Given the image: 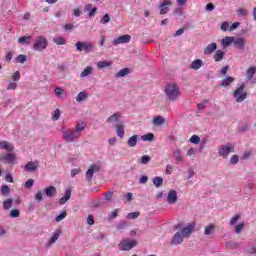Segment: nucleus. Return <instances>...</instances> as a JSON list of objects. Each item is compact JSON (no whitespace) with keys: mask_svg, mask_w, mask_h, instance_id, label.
Here are the masks:
<instances>
[{"mask_svg":"<svg viewBox=\"0 0 256 256\" xmlns=\"http://www.w3.org/2000/svg\"><path fill=\"white\" fill-rule=\"evenodd\" d=\"M33 183H35V181L33 179H28L26 182H25V187L26 189H31V187H33Z\"/></svg>","mask_w":256,"mask_h":256,"instance_id":"nucleus-61","label":"nucleus"},{"mask_svg":"<svg viewBox=\"0 0 256 256\" xmlns=\"http://www.w3.org/2000/svg\"><path fill=\"white\" fill-rule=\"evenodd\" d=\"M241 216H239V214H236L235 216H233L230 220V225H237V221H239V218Z\"/></svg>","mask_w":256,"mask_h":256,"instance_id":"nucleus-57","label":"nucleus"},{"mask_svg":"<svg viewBox=\"0 0 256 256\" xmlns=\"http://www.w3.org/2000/svg\"><path fill=\"white\" fill-rule=\"evenodd\" d=\"M85 125V122L77 123L74 129L81 135V132L85 131Z\"/></svg>","mask_w":256,"mask_h":256,"instance_id":"nucleus-41","label":"nucleus"},{"mask_svg":"<svg viewBox=\"0 0 256 256\" xmlns=\"http://www.w3.org/2000/svg\"><path fill=\"white\" fill-rule=\"evenodd\" d=\"M131 41V35L126 34L114 39V45H121V43H129Z\"/></svg>","mask_w":256,"mask_h":256,"instance_id":"nucleus-15","label":"nucleus"},{"mask_svg":"<svg viewBox=\"0 0 256 256\" xmlns=\"http://www.w3.org/2000/svg\"><path fill=\"white\" fill-rule=\"evenodd\" d=\"M76 101H77V103H81L82 101H87V92L82 91V92L78 93V95L76 97Z\"/></svg>","mask_w":256,"mask_h":256,"instance_id":"nucleus-34","label":"nucleus"},{"mask_svg":"<svg viewBox=\"0 0 256 256\" xmlns=\"http://www.w3.org/2000/svg\"><path fill=\"white\" fill-rule=\"evenodd\" d=\"M245 45H247V41L243 37H234L233 46L238 51H245Z\"/></svg>","mask_w":256,"mask_h":256,"instance_id":"nucleus-11","label":"nucleus"},{"mask_svg":"<svg viewBox=\"0 0 256 256\" xmlns=\"http://www.w3.org/2000/svg\"><path fill=\"white\" fill-rule=\"evenodd\" d=\"M76 50L77 51H85V53H93L95 51V46L92 45L89 42H77L75 44Z\"/></svg>","mask_w":256,"mask_h":256,"instance_id":"nucleus-7","label":"nucleus"},{"mask_svg":"<svg viewBox=\"0 0 256 256\" xmlns=\"http://www.w3.org/2000/svg\"><path fill=\"white\" fill-rule=\"evenodd\" d=\"M93 73V68L91 66H87L84 71L81 72L80 78L83 79Z\"/></svg>","mask_w":256,"mask_h":256,"instance_id":"nucleus-33","label":"nucleus"},{"mask_svg":"<svg viewBox=\"0 0 256 256\" xmlns=\"http://www.w3.org/2000/svg\"><path fill=\"white\" fill-rule=\"evenodd\" d=\"M53 41L56 43V45H67V40H65L63 37H55Z\"/></svg>","mask_w":256,"mask_h":256,"instance_id":"nucleus-39","label":"nucleus"},{"mask_svg":"<svg viewBox=\"0 0 256 256\" xmlns=\"http://www.w3.org/2000/svg\"><path fill=\"white\" fill-rule=\"evenodd\" d=\"M99 171H101V166L96 164L91 165L86 172V181L91 183V181H93V175H95V173H99Z\"/></svg>","mask_w":256,"mask_h":256,"instance_id":"nucleus-10","label":"nucleus"},{"mask_svg":"<svg viewBox=\"0 0 256 256\" xmlns=\"http://www.w3.org/2000/svg\"><path fill=\"white\" fill-rule=\"evenodd\" d=\"M118 247L121 251H131L133 247H137V240L124 239L118 244Z\"/></svg>","mask_w":256,"mask_h":256,"instance_id":"nucleus-8","label":"nucleus"},{"mask_svg":"<svg viewBox=\"0 0 256 256\" xmlns=\"http://www.w3.org/2000/svg\"><path fill=\"white\" fill-rule=\"evenodd\" d=\"M149 161H151V156H147V155L142 156L140 159V163L142 165H147V163H149Z\"/></svg>","mask_w":256,"mask_h":256,"instance_id":"nucleus-48","label":"nucleus"},{"mask_svg":"<svg viewBox=\"0 0 256 256\" xmlns=\"http://www.w3.org/2000/svg\"><path fill=\"white\" fill-rule=\"evenodd\" d=\"M217 51V43L212 42L204 48V55H213Z\"/></svg>","mask_w":256,"mask_h":256,"instance_id":"nucleus-16","label":"nucleus"},{"mask_svg":"<svg viewBox=\"0 0 256 256\" xmlns=\"http://www.w3.org/2000/svg\"><path fill=\"white\" fill-rule=\"evenodd\" d=\"M213 59L216 63L225 59V52L223 50H216Z\"/></svg>","mask_w":256,"mask_h":256,"instance_id":"nucleus-25","label":"nucleus"},{"mask_svg":"<svg viewBox=\"0 0 256 256\" xmlns=\"http://www.w3.org/2000/svg\"><path fill=\"white\" fill-rule=\"evenodd\" d=\"M12 79L13 81H19V79H21V73L19 71H16L13 75H12Z\"/></svg>","mask_w":256,"mask_h":256,"instance_id":"nucleus-62","label":"nucleus"},{"mask_svg":"<svg viewBox=\"0 0 256 256\" xmlns=\"http://www.w3.org/2000/svg\"><path fill=\"white\" fill-rule=\"evenodd\" d=\"M138 142H139V135H133L128 139L127 145L128 147H137Z\"/></svg>","mask_w":256,"mask_h":256,"instance_id":"nucleus-26","label":"nucleus"},{"mask_svg":"<svg viewBox=\"0 0 256 256\" xmlns=\"http://www.w3.org/2000/svg\"><path fill=\"white\" fill-rule=\"evenodd\" d=\"M13 205V199L11 198H7L6 200L3 201V209H5V211H8V209H11Z\"/></svg>","mask_w":256,"mask_h":256,"instance_id":"nucleus-36","label":"nucleus"},{"mask_svg":"<svg viewBox=\"0 0 256 256\" xmlns=\"http://www.w3.org/2000/svg\"><path fill=\"white\" fill-rule=\"evenodd\" d=\"M252 153H253V152H252L251 150L245 151V152L243 153L242 159H245V160L250 159Z\"/></svg>","mask_w":256,"mask_h":256,"instance_id":"nucleus-60","label":"nucleus"},{"mask_svg":"<svg viewBox=\"0 0 256 256\" xmlns=\"http://www.w3.org/2000/svg\"><path fill=\"white\" fill-rule=\"evenodd\" d=\"M174 229L179 230L176 232L171 240V245H181L183 239L190 237L191 233L195 231V223H189L186 227L183 228V224L178 223L174 226Z\"/></svg>","mask_w":256,"mask_h":256,"instance_id":"nucleus-1","label":"nucleus"},{"mask_svg":"<svg viewBox=\"0 0 256 256\" xmlns=\"http://www.w3.org/2000/svg\"><path fill=\"white\" fill-rule=\"evenodd\" d=\"M214 232H215V225L213 224H209L204 228V235H207V236L213 235Z\"/></svg>","mask_w":256,"mask_h":256,"instance_id":"nucleus-32","label":"nucleus"},{"mask_svg":"<svg viewBox=\"0 0 256 256\" xmlns=\"http://www.w3.org/2000/svg\"><path fill=\"white\" fill-rule=\"evenodd\" d=\"M247 131H249V124H247V123H243L242 125H240L238 127L239 133H247Z\"/></svg>","mask_w":256,"mask_h":256,"instance_id":"nucleus-42","label":"nucleus"},{"mask_svg":"<svg viewBox=\"0 0 256 256\" xmlns=\"http://www.w3.org/2000/svg\"><path fill=\"white\" fill-rule=\"evenodd\" d=\"M203 67V60L201 59H196L192 61L190 64V69H193L194 71H199Z\"/></svg>","mask_w":256,"mask_h":256,"instance_id":"nucleus-22","label":"nucleus"},{"mask_svg":"<svg viewBox=\"0 0 256 256\" xmlns=\"http://www.w3.org/2000/svg\"><path fill=\"white\" fill-rule=\"evenodd\" d=\"M48 41L45 36H38L35 40V43L33 44L34 51H44V49H47Z\"/></svg>","mask_w":256,"mask_h":256,"instance_id":"nucleus-6","label":"nucleus"},{"mask_svg":"<svg viewBox=\"0 0 256 256\" xmlns=\"http://www.w3.org/2000/svg\"><path fill=\"white\" fill-rule=\"evenodd\" d=\"M248 14L249 12L245 8L238 9V15L240 17H247Z\"/></svg>","mask_w":256,"mask_h":256,"instance_id":"nucleus-54","label":"nucleus"},{"mask_svg":"<svg viewBox=\"0 0 256 256\" xmlns=\"http://www.w3.org/2000/svg\"><path fill=\"white\" fill-rule=\"evenodd\" d=\"M141 139L143 141H149L150 143H152V141H155V134L154 133H148L146 135H142Z\"/></svg>","mask_w":256,"mask_h":256,"instance_id":"nucleus-35","label":"nucleus"},{"mask_svg":"<svg viewBox=\"0 0 256 256\" xmlns=\"http://www.w3.org/2000/svg\"><path fill=\"white\" fill-rule=\"evenodd\" d=\"M178 198H177V191L175 190H170L168 192V196H167V203H169V205H173L177 202Z\"/></svg>","mask_w":256,"mask_h":256,"instance_id":"nucleus-14","label":"nucleus"},{"mask_svg":"<svg viewBox=\"0 0 256 256\" xmlns=\"http://www.w3.org/2000/svg\"><path fill=\"white\" fill-rule=\"evenodd\" d=\"M140 213L139 212H130L127 214V219H137L139 217Z\"/></svg>","mask_w":256,"mask_h":256,"instance_id":"nucleus-52","label":"nucleus"},{"mask_svg":"<svg viewBox=\"0 0 256 256\" xmlns=\"http://www.w3.org/2000/svg\"><path fill=\"white\" fill-rule=\"evenodd\" d=\"M229 153H235V146L233 144L227 143L226 145H221L218 147L219 157L227 159L229 157Z\"/></svg>","mask_w":256,"mask_h":256,"instance_id":"nucleus-4","label":"nucleus"},{"mask_svg":"<svg viewBox=\"0 0 256 256\" xmlns=\"http://www.w3.org/2000/svg\"><path fill=\"white\" fill-rule=\"evenodd\" d=\"M71 199V189L65 191L64 196L59 200L60 205H65Z\"/></svg>","mask_w":256,"mask_h":256,"instance_id":"nucleus-27","label":"nucleus"},{"mask_svg":"<svg viewBox=\"0 0 256 256\" xmlns=\"http://www.w3.org/2000/svg\"><path fill=\"white\" fill-rule=\"evenodd\" d=\"M190 143H194V145H199V143H201V138L197 135H193L190 138Z\"/></svg>","mask_w":256,"mask_h":256,"instance_id":"nucleus-46","label":"nucleus"},{"mask_svg":"<svg viewBox=\"0 0 256 256\" xmlns=\"http://www.w3.org/2000/svg\"><path fill=\"white\" fill-rule=\"evenodd\" d=\"M21 215V212H19V210L17 209H13L10 211V217H12L13 219H17V217H19Z\"/></svg>","mask_w":256,"mask_h":256,"instance_id":"nucleus-50","label":"nucleus"},{"mask_svg":"<svg viewBox=\"0 0 256 256\" xmlns=\"http://www.w3.org/2000/svg\"><path fill=\"white\" fill-rule=\"evenodd\" d=\"M60 117H61V110L56 109V110L54 111L53 116H52V120H53V121H59V118H60Z\"/></svg>","mask_w":256,"mask_h":256,"instance_id":"nucleus-49","label":"nucleus"},{"mask_svg":"<svg viewBox=\"0 0 256 256\" xmlns=\"http://www.w3.org/2000/svg\"><path fill=\"white\" fill-rule=\"evenodd\" d=\"M153 185H155V187L159 188L163 186V178L156 176L153 178Z\"/></svg>","mask_w":256,"mask_h":256,"instance_id":"nucleus-37","label":"nucleus"},{"mask_svg":"<svg viewBox=\"0 0 256 256\" xmlns=\"http://www.w3.org/2000/svg\"><path fill=\"white\" fill-rule=\"evenodd\" d=\"M173 157L176 161L179 163L183 162V156L181 155V151L179 150H174L173 151Z\"/></svg>","mask_w":256,"mask_h":256,"instance_id":"nucleus-38","label":"nucleus"},{"mask_svg":"<svg viewBox=\"0 0 256 256\" xmlns=\"http://www.w3.org/2000/svg\"><path fill=\"white\" fill-rule=\"evenodd\" d=\"M86 223H87V225H95V218L93 217V215H89L87 217Z\"/></svg>","mask_w":256,"mask_h":256,"instance_id":"nucleus-58","label":"nucleus"},{"mask_svg":"<svg viewBox=\"0 0 256 256\" xmlns=\"http://www.w3.org/2000/svg\"><path fill=\"white\" fill-rule=\"evenodd\" d=\"M59 237H61V230L57 229V230H55V232L52 235L51 239L47 243V246H46L47 249H49V247H51V245H53V243H56V241H57V239H59Z\"/></svg>","mask_w":256,"mask_h":256,"instance_id":"nucleus-21","label":"nucleus"},{"mask_svg":"<svg viewBox=\"0 0 256 256\" xmlns=\"http://www.w3.org/2000/svg\"><path fill=\"white\" fill-rule=\"evenodd\" d=\"M172 5L171 0H164L160 5V15H167L169 13V6Z\"/></svg>","mask_w":256,"mask_h":256,"instance_id":"nucleus-12","label":"nucleus"},{"mask_svg":"<svg viewBox=\"0 0 256 256\" xmlns=\"http://www.w3.org/2000/svg\"><path fill=\"white\" fill-rule=\"evenodd\" d=\"M44 193L46 197H53L54 195H57V188H55L54 186H47L44 189Z\"/></svg>","mask_w":256,"mask_h":256,"instance_id":"nucleus-24","label":"nucleus"},{"mask_svg":"<svg viewBox=\"0 0 256 256\" xmlns=\"http://www.w3.org/2000/svg\"><path fill=\"white\" fill-rule=\"evenodd\" d=\"M111 21V16L109 14H105L102 19L100 20V23L102 25H106V23H109Z\"/></svg>","mask_w":256,"mask_h":256,"instance_id":"nucleus-47","label":"nucleus"},{"mask_svg":"<svg viewBox=\"0 0 256 256\" xmlns=\"http://www.w3.org/2000/svg\"><path fill=\"white\" fill-rule=\"evenodd\" d=\"M27 61V55L20 54L16 57V63H25Z\"/></svg>","mask_w":256,"mask_h":256,"instance_id":"nucleus-44","label":"nucleus"},{"mask_svg":"<svg viewBox=\"0 0 256 256\" xmlns=\"http://www.w3.org/2000/svg\"><path fill=\"white\" fill-rule=\"evenodd\" d=\"M0 193L2 197H9V195H11V188L7 185H2Z\"/></svg>","mask_w":256,"mask_h":256,"instance_id":"nucleus-30","label":"nucleus"},{"mask_svg":"<svg viewBox=\"0 0 256 256\" xmlns=\"http://www.w3.org/2000/svg\"><path fill=\"white\" fill-rule=\"evenodd\" d=\"M119 119H121V113L116 112L106 119V123L113 125V123L119 122Z\"/></svg>","mask_w":256,"mask_h":256,"instance_id":"nucleus-19","label":"nucleus"},{"mask_svg":"<svg viewBox=\"0 0 256 256\" xmlns=\"http://www.w3.org/2000/svg\"><path fill=\"white\" fill-rule=\"evenodd\" d=\"M81 137V134L76 131V129H68L63 132V139L64 141H67L68 143H73L75 139H79Z\"/></svg>","mask_w":256,"mask_h":256,"instance_id":"nucleus-5","label":"nucleus"},{"mask_svg":"<svg viewBox=\"0 0 256 256\" xmlns=\"http://www.w3.org/2000/svg\"><path fill=\"white\" fill-rule=\"evenodd\" d=\"M15 89H17V83L15 82H10L7 86V90L8 91H15Z\"/></svg>","mask_w":256,"mask_h":256,"instance_id":"nucleus-56","label":"nucleus"},{"mask_svg":"<svg viewBox=\"0 0 256 256\" xmlns=\"http://www.w3.org/2000/svg\"><path fill=\"white\" fill-rule=\"evenodd\" d=\"M129 73H131V69L123 68L115 74V77H116V79H120L121 77H127V75H129Z\"/></svg>","mask_w":256,"mask_h":256,"instance_id":"nucleus-28","label":"nucleus"},{"mask_svg":"<svg viewBox=\"0 0 256 256\" xmlns=\"http://www.w3.org/2000/svg\"><path fill=\"white\" fill-rule=\"evenodd\" d=\"M35 199H36V201H39V202L43 201V192H42L41 190L38 191V192L35 194Z\"/></svg>","mask_w":256,"mask_h":256,"instance_id":"nucleus-59","label":"nucleus"},{"mask_svg":"<svg viewBox=\"0 0 256 256\" xmlns=\"http://www.w3.org/2000/svg\"><path fill=\"white\" fill-rule=\"evenodd\" d=\"M152 123L156 127H161V125H165V123H167V120L163 116L158 115L153 118Z\"/></svg>","mask_w":256,"mask_h":256,"instance_id":"nucleus-20","label":"nucleus"},{"mask_svg":"<svg viewBox=\"0 0 256 256\" xmlns=\"http://www.w3.org/2000/svg\"><path fill=\"white\" fill-rule=\"evenodd\" d=\"M27 39H28V40L31 39V36H22V37H20V38L18 39V43H22V44H24V45H29L30 42L27 41Z\"/></svg>","mask_w":256,"mask_h":256,"instance_id":"nucleus-43","label":"nucleus"},{"mask_svg":"<svg viewBox=\"0 0 256 256\" xmlns=\"http://www.w3.org/2000/svg\"><path fill=\"white\" fill-rule=\"evenodd\" d=\"M166 97L169 99V101H177L179 99L180 91L179 86L175 83L168 84L165 89Z\"/></svg>","mask_w":256,"mask_h":256,"instance_id":"nucleus-2","label":"nucleus"},{"mask_svg":"<svg viewBox=\"0 0 256 256\" xmlns=\"http://www.w3.org/2000/svg\"><path fill=\"white\" fill-rule=\"evenodd\" d=\"M0 160L4 161V163H7L8 165H13L15 161H17V154L14 152H8L7 154L0 155Z\"/></svg>","mask_w":256,"mask_h":256,"instance_id":"nucleus-9","label":"nucleus"},{"mask_svg":"<svg viewBox=\"0 0 256 256\" xmlns=\"http://www.w3.org/2000/svg\"><path fill=\"white\" fill-rule=\"evenodd\" d=\"M256 75V67L252 66L250 67L247 71H246V78L247 81H251L253 79V77H255Z\"/></svg>","mask_w":256,"mask_h":256,"instance_id":"nucleus-29","label":"nucleus"},{"mask_svg":"<svg viewBox=\"0 0 256 256\" xmlns=\"http://www.w3.org/2000/svg\"><path fill=\"white\" fill-rule=\"evenodd\" d=\"M233 96L236 99V103H243L247 99V91H245V83L241 84L233 91Z\"/></svg>","mask_w":256,"mask_h":256,"instance_id":"nucleus-3","label":"nucleus"},{"mask_svg":"<svg viewBox=\"0 0 256 256\" xmlns=\"http://www.w3.org/2000/svg\"><path fill=\"white\" fill-rule=\"evenodd\" d=\"M234 39H235V37H233V36H226L221 41L222 47H224V49H227V47H229V45H233Z\"/></svg>","mask_w":256,"mask_h":256,"instance_id":"nucleus-23","label":"nucleus"},{"mask_svg":"<svg viewBox=\"0 0 256 256\" xmlns=\"http://www.w3.org/2000/svg\"><path fill=\"white\" fill-rule=\"evenodd\" d=\"M25 171L35 172L39 169V163L30 161L24 166Z\"/></svg>","mask_w":256,"mask_h":256,"instance_id":"nucleus-18","label":"nucleus"},{"mask_svg":"<svg viewBox=\"0 0 256 256\" xmlns=\"http://www.w3.org/2000/svg\"><path fill=\"white\" fill-rule=\"evenodd\" d=\"M244 228H245V224L244 223L236 225L235 233H237V235H239V233H241V231H243Z\"/></svg>","mask_w":256,"mask_h":256,"instance_id":"nucleus-55","label":"nucleus"},{"mask_svg":"<svg viewBox=\"0 0 256 256\" xmlns=\"http://www.w3.org/2000/svg\"><path fill=\"white\" fill-rule=\"evenodd\" d=\"M230 27H229V22H224L221 25V30L222 31H229Z\"/></svg>","mask_w":256,"mask_h":256,"instance_id":"nucleus-63","label":"nucleus"},{"mask_svg":"<svg viewBox=\"0 0 256 256\" xmlns=\"http://www.w3.org/2000/svg\"><path fill=\"white\" fill-rule=\"evenodd\" d=\"M104 197L106 201H111L113 199V192H106Z\"/></svg>","mask_w":256,"mask_h":256,"instance_id":"nucleus-64","label":"nucleus"},{"mask_svg":"<svg viewBox=\"0 0 256 256\" xmlns=\"http://www.w3.org/2000/svg\"><path fill=\"white\" fill-rule=\"evenodd\" d=\"M115 129L118 137H120V139H123L125 137V124H123V122H120L115 126Z\"/></svg>","mask_w":256,"mask_h":256,"instance_id":"nucleus-17","label":"nucleus"},{"mask_svg":"<svg viewBox=\"0 0 256 256\" xmlns=\"http://www.w3.org/2000/svg\"><path fill=\"white\" fill-rule=\"evenodd\" d=\"M119 215V210L115 209L113 210L109 215L108 219L112 221V219H115Z\"/></svg>","mask_w":256,"mask_h":256,"instance_id":"nucleus-51","label":"nucleus"},{"mask_svg":"<svg viewBox=\"0 0 256 256\" xmlns=\"http://www.w3.org/2000/svg\"><path fill=\"white\" fill-rule=\"evenodd\" d=\"M233 81H235V78L231 77V76H227L222 83L220 84V87H229V85H231V83H233Z\"/></svg>","mask_w":256,"mask_h":256,"instance_id":"nucleus-31","label":"nucleus"},{"mask_svg":"<svg viewBox=\"0 0 256 256\" xmlns=\"http://www.w3.org/2000/svg\"><path fill=\"white\" fill-rule=\"evenodd\" d=\"M98 69H105V67H111V62L109 61H99L97 63Z\"/></svg>","mask_w":256,"mask_h":256,"instance_id":"nucleus-40","label":"nucleus"},{"mask_svg":"<svg viewBox=\"0 0 256 256\" xmlns=\"http://www.w3.org/2000/svg\"><path fill=\"white\" fill-rule=\"evenodd\" d=\"M0 149H4L8 153H13L15 151V146L7 140H3L0 142Z\"/></svg>","mask_w":256,"mask_h":256,"instance_id":"nucleus-13","label":"nucleus"},{"mask_svg":"<svg viewBox=\"0 0 256 256\" xmlns=\"http://www.w3.org/2000/svg\"><path fill=\"white\" fill-rule=\"evenodd\" d=\"M66 217H67V211H63L61 214L56 216L55 221L57 223H60V221H63V219H65Z\"/></svg>","mask_w":256,"mask_h":256,"instance_id":"nucleus-45","label":"nucleus"},{"mask_svg":"<svg viewBox=\"0 0 256 256\" xmlns=\"http://www.w3.org/2000/svg\"><path fill=\"white\" fill-rule=\"evenodd\" d=\"M239 163V156L233 155L230 159V165H237Z\"/></svg>","mask_w":256,"mask_h":256,"instance_id":"nucleus-53","label":"nucleus"}]
</instances>
